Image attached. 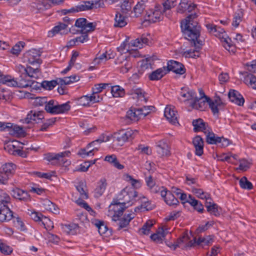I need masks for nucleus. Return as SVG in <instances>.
<instances>
[{"mask_svg": "<svg viewBox=\"0 0 256 256\" xmlns=\"http://www.w3.org/2000/svg\"><path fill=\"white\" fill-rule=\"evenodd\" d=\"M196 14H190L181 22V28L184 38L192 42L194 50H190L184 52L186 57L195 58L199 56L198 52L202 45V42L198 40L200 36V26L194 20L196 18Z\"/></svg>", "mask_w": 256, "mask_h": 256, "instance_id": "1", "label": "nucleus"}, {"mask_svg": "<svg viewBox=\"0 0 256 256\" xmlns=\"http://www.w3.org/2000/svg\"><path fill=\"white\" fill-rule=\"evenodd\" d=\"M70 108L69 102L59 104L58 102L54 100L47 101L45 105V110L46 112L52 114L64 113L69 110Z\"/></svg>", "mask_w": 256, "mask_h": 256, "instance_id": "2", "label": "nucleus"}, {"mask_svg": "<svg viewBox=\"0 0 256 256\" xmlns=\"http://www.w3.org/2000/svg\"><path fill=\"white\" fill-rule=\"evenodd\" d=\"M137 132V130L131 129L120 130L114 134L113 141L117 144L122 146L125 142L133 139Z\"/></svg>", "mask_w": 256, "mask_h": 256, "instance_id": "3", "label": "nucleus"}, {"mask_svg": "<svg viewBox=\"0 0 256 256\" xmlns=\"http://www.w3.org/2000/svg\"><path fill=\"white\" fill-rule=\"evenodd\" d=\"M206 27L210 33L220 40L221 42H223L224 46L226 50L228 49V47H230V39L228 38L223 28L210 24H207Z\"/></svg>", "mask_w": 256, "mask_h": 256, "instance_id": "4", "label": "nucleus"}, {"mask_svg": "<svg viewBox=\"0 0 256 256\" xmlns=\"http://www.w3.org/2000/svg\"><path fill=\"white\" fill-rule=\"evenodd\" d=\"M126 206L118 200H114L109 206L108 216L112 218L114 221H117L118 218L122 216Z\"/></svg>", "mask_w": 256, "mask_h": 256, "instance_id": "5", "label": "nucleus"}, {"mask_svg": "<svg viewBox=\"0 0 256 256\" xmlns=\"http://www.w3.org/2000/svg\"><path fill=\"white\" fill-rule=\"evenodd\" d=\"M138 192L134 188H127L123 189L118 196V200L125 206L126 204H128L133 200H137L136 198L138 197Z\"/></svg>", "mask_w": 256, "mask_h": 256, "instance_id": "6", "label": "nucleus"}, {"mask_svg": "<svg viewBox=\"0 0 256 256\" xmlns=\"http://www.w3.org/2000/svg\"><path fill=\"white\" fill-rule=\"evenodd\" d=\"M0 130H6L12 136H23L24 131L22 127L14 125L10 122H0Z\"/></svg>", "mask_w": 256, "mask_h": 256, "instance_id": "7", "label": "nucleus"}, {"mask_svg": "<svg viewBox=\"0 0 256 256\" xmlns=\"http://www.w3.org/2000/svg\"><path fill=\"white\" fill-rule=\"evenodd\" d=\"M16 166L12 163L4 164L0 170V184H5L14 172Z\"/></svg>", "mask_w": 256, "mask_h": 256, "instance_id": "8", "label": "nucleus"}, {"mask_svg": "<svg viewBox=\"0 0 256 256\" xmlns=\"http://www.w3.org/2000/svg\"><path fill=\"white\" fill-rule=\"evenodd\" d=\"M131 81L130 79V82L126 84L127 94L129 95L134 96V98H137L141 100L142 99L145 100L144 91L138 84L132 82Z\"/></svg>", "mask_w": 256, "mask_h": 256, "instance_id": "9", "label": "nucleus"}, {"mask_svg": "<svg viewBox=\"0 0 256 256\" xmlns=\"http://www.w3.org/2000/svg\"><path fill=\"white\" fill-rule=\"evenodd\" d=\"M116 64L119 65L120 72L122 74L128 72L132 67L130 57L122 56L118 59Z\"/></svg>", "mask_w": 256, "mask_h": 256, "instance_id": "10", "label": "nucleus"}, {"mask_svg": "<svg viewBox=\"0 0 256 256\" xmlns=\"http://www.w3.org/2000/svg\"><path fill=\"white\" fill-rule=\"evenodd\" d=\"M75 26L76 27L81 28L82 32H84L94 31L95 30L96 25L93 22H88L86 18H80L76 20Z\"/></svg>", "mask_w": 256, "mask_h": 256, "instance_id": "11", "label": "nucleus"}, {"mask_svg": "<svg viewBox=\"0 0 256 256\" xmlns=\"http://www.w3.org/2000/svg\"><path fill=\"white\" fill-rule=\"evenodd\" d=\"M203 96L198 98L196 96V98L193 100V102L190 104L192 107L194 109L200 110H204L206 107L207 104L210 98L206 96L204 92H202Z\"/></svg>", "mask_w": 256, "mask_h": 256, "instance_id": "12", "label": "nucleus"}, {"mask_svg": "<svg viewBox=\"0 0 256 256\" xmlns=\"http://www.w3.org/2000/svg\"><path fill=\"white\" fill-rule=\"evenodd\" d=\"M26 76L22 74L19 78L16 79L18 88H26L30 87L36 90L39 88V86H38V82L32 80H26Z\"/></svg>", "mask_w": 256, "mask_h": 256, "instance_id": "13", "label": "nucleus"}, {"mask_svg": "<svg viewBox=\"0 0 256 256\" xmlns=\"http://www.w3.org/2000/svg\"><path fill=\"white\" fill-rule=\"evenodd\" d=\"M146 107H144L141 108L134 110H130L126 112V118L132 120H138L141 118L142 116L145 117L149 114L148 112H142L144 110H146Z\"/></svg>", "mask_w": 256, "mask_h": 256, "instance_id": "14", "label": "nucleus"}, {"mask_svg": "<svg viewBox=\"0 0 256 256\" xmlns=\"http://www.w3.org/2000/svg\"><path fill=\"white\" fill-rule=\"evenodd\" d=\"M11 194L14 198L20 201L28 202L31 200L30 196L28 193L18 188H14L12 190Z\"/></svg>", "mask_w": 256, "mask_h": 256, "instance_id": "15", "label": "nucleus"}, {"mask_svg": "<svg viewBox=\"0 0 256 256\" xmlns=\"http://www.w3.org/2000/svg\"><path fill=\"white\" fill-rule=\"evenodd\" d=\"M44 118L41 112L30 111L27 115L26 118L23 120L26 124L39 123Z\"/></svg>", "mask_w": 256, "mask_h": 256, "instance_id": "16", "label": "nucleus"}, {"mask_svg": "<svg viewBox=\"0 0 256 256\" xmlns=\"http://www.w3.org/2000/svg\"><path fill=\"white\" fill-rule=\"evenodd\" d=\"M166 70H168V72L170 71H172L176 74H180L185 72V68L184 65L178 62L173 60L168 62Z\"/></svg>", "mask_w": 256, "mask_h": 256, "instance_id": "17", "label": "nucleus"}, {"mask_svg": "<svg viewBox=\"0 0 256 256\" xmlns=\"http://www.w3.org/2000/svg\"><path fill=\"white\" fill-rule=\"evenodd\" d=\"M50 6L48 2L44 0H36L30 4L32 10L36 13L48 9Z\"/></svg>", "mask_w": 256, "mask_h": 256, "instance_id": "18", "label": "nucleus"}, {"mask_svg": "<svg viewBox=\"0 0 256 256\" xmlns=\"http://www.w3.org/2000/svg\"><path fill=\"white\" fill-rule=\"evenodd\" d=\"M182 244H184V247L194 246V240H190L187 235H184L178 238L176 242L169 246L174 250L177 247L180 246Z\"/></svg>", "mask_w": 256, "mask_h": 256, "instance_id": "19", "label": "nucleus"}, {"mask_svg": "<svg viewBox=\"0 0 256 256\" xmlns=\"http://www.w3.org/2000/svg\"><path fill=\"white\" fill-rule=\"evenodd\" d=\"M70 152V151H65L58 154H48L46 156L45 158L49 162L58 161L60 164H64L66 161H64V158L68 156Z\"/></svg>", "mask_w": 256, "mask_h": 256, "instance_id": "20", "label": "nucleus"}, {"mask_svg": "<svg viewBox=\"0 0 256 256\" xmlns=\"http://www.w3.org/2000/svg\"><path fill=\"white\" fill-rule=\"evenodd\" d=\"M40 52L36 50H32L26 53L24 58H27L28 62L31 64H40L42 61L40 59Z\"/></svg>", "mask_w": 256, "mask_h": 256, "instance_id": "21", "label": "nucleus"}, {"mask_svg": "<svg viewBox=\"0 0 256 256\" xmlns=\"http://www.w3.org/2000/svg\"><path fill=\"white\" fill-rule=\"evenodd\" d=\"M156 147L157 152L160 156H168L170 155L169 146L164 140H162L158 142Z\"/></svg>", "mask_w": 256, "mask_h": 256, "instance_id": "22", "label": "nucleus"}, {"mask_svg": "<svg viewBox=\"0 0 256 256\" xmlns=\"http://www.w3.org/2000/svg\"><path fill=\"white\" fill-rule=\"evenodd\" d=\"M137 200L140 202V205L135 208L134 211L136 212L140 210H152L154 207V205L152 204L151 202L145 196H138V198Z\"/></svg>", "mask_w": 256, "mask_h": 256, "instance_id": "23", "label": "nucleus"}, {"mask_svg": "<svg viewBox=\"0 0 256 256\" xmlns=\"http://www.w3.org/2000/svg\"><path fill=\"white\" fill-rule=\"evenodd\" d=\"M228 96L232 102L240 106L244 104V100L238 92L234 90H230Z\"/></svg>", "mask_w": 256, "mask_h": 256, "instance_id": "24", "label": "nucleus"}, {"mask_svg": "<svg viewBox=\"0 0 256 256\" xmlns=\"http://www.w3.org/2000/svg\"><path fill=\"white\" fill-rule=\"evenodd\" d=\"M196 7V5L191 1L182 0L180 3L178 8V12L180 13H183L186 12H191L194 10Z\"/></svg>", "mask_w": 256, "mask_h": 256, "instance_id": "25", "label": "nucleus"}, {"mask_svg": "<svg viewBox=\"0 0 256 256\" xmlns=\"http://www.w3.org/2000/svg\"><path fill=\"white\" fill-rule=\"evenodd\" d=\"M208 104L214 114H218L219 110L224 106V103L219 97H216L214 100H212L210 98Z\"/></svg>", "mask_w": 256, "mask_h": 256, "instance_id": "26", "label": "nucleus"}, {"mask_svg": "<svg viewBox=\"0 0 256 256\" xmlns=\"http://www.w3.org/2000/svg\"><path fill=\"white\" fill-rule=\"evenodd\" d=\"M164 116L171 123L176 124L178 123L177 112L174 110V108L166 106L164 110Z\"/></svg>", "mask_w": 256, "mask_h": 256, "instance_id": "27", "label": "nucleus"}, {"mask_svg": "<svg viewBox=\"0 0 256 256\" xmlns=\"http://www.w3.org/2000/svg\"><path fill=\"white\" fill-rule=\"evenodd\" d=\"M193 144L195 148L196 154L200 156L203 154L204 141L200 136H196L193 139Z\"/></svg>", "mask_w": 256, "mask_h": 256, "instance_id": "28", "label": "nucleus"}, {"mask_svg": "<svg viewBox=\"0 0 256 256\" xmlns=\"http://www.w3.org/2000/svg\"><path fill=\"white\" fill-rule=\"evenodd\" d=\"M168 70H166V66L158 68L150 74L149 78L151 80H159L168 73Z\"/></svg>", "mask_w": 256, "mask_h": 256, "instance_id": "29", "label": "nucleus"}, {"mask_svg": "<svg viewBox=\"0 0 256 256\" xmlns=\"http://www.w3.org/2000/svg\"><path fill=\"white\" fill-rule=\"evenodd\" d=\"M22 144V143H20L18 141H12L5 144L4 149L10 154L16 155V152H18L20 145Z\"/></svg>", "mask_w": 256, "mask_h": 256, "instance_id": "30", "label": "nucleus"}, {"mask_svg": "<svg viewBox=\"0 0 256 256\" xmlns=\"http://www.w3.org/2000/svg\"><path fill=\"white\" fill-rule=\"evenodd\" d=\"M68 25L64 23H60L58 25L55 26L51 30L48 32V37H52L54 35L57 34H62L66 33L67 31Z\"/></svg>", "mask_w": 256, "mask_h": 256, "instance_id": "31", "label": "nucleus"}, {"mask_svg": "<svg viewBox=\"0 0 256 256\" xmlns=\"http://www.w3.org/2000/svg\"><path fill=\"white\" fill-rule=\"evenodd\" d=\"M107 183L105 178H102L98 182L97 186L94 190V196L99 198L104 192Z\"/></svg>", "mask_w": 256, "mask_h": 256, "instance_id": "32", "label": "nucleus"}, {"mask_svg": "<svg viewBox=\"0 0 256 256\" xmlns=\"http://www.w3.org/2000/svg\"><path fill=\"white\" fill-rule=\"evenodd\" d=\"M12 217V212L8 207L0 208V222L10 220Z\"/></svg>", "mask_w": 256, "mask_h": 256, "instance_id": "33", "label": "nucleus"}, {"mask_svg": "<svg viewBox=\"0 0 256 256\" xmlns=\"http://www.w3.org/2000/svg\"><path fill=\"white\" fill-rule=\"evenodd\" d=\"M192 125L194 126L195 132L202 131L204 133L206 131L210 128L200 118L194 120Z\"/></svg>", "mask_w": 256, "mask_h": 256, "instance_id": "34", "label": "nucleus"}, {"mask_svg": "<svg viewBox=\"0 0 256 256\" xmlns=\"http://www.w3.org/2000/svg\"><path fill=\"white\" fill-rule=\"evenodd\" d=\"M206 136V141L209 144H217L218 142H220V137L216 136L215 134L212 131L210 128L208 130L204 133Z\"/></svg>", "mask_w": 256, "mask_h": 256, "instance_id": "35", "label": "nucleus"}, {"mask_svg": "<svg viewBox=\"0 0 256 256\" xmlns=\"http://www.w3.org/2000/svg\"><path fill=\"white\" fill-rule=\"evenodd\" d=\"M146 5L144 1L138 2L134 8L133 10L131 11V16L138 17L145 9Z\"/></svg>", "mask_w": 256, "mask_h": 256, "instance_id": "36", "label": "nucleus"}, {"mask_svg": "<svg viewBox=\"0 0 256 256\" xmlns=\"http://www.w3.org/2000/svg\"><path fill=\"white\" fill-rule=\"evenodd\" d=\"M126 16H128L122 14L120 12H118L116 14L114 26L119 28H122L125 26L127 24V22L126 20Z\"/></svg>", "mask_w": 256, "mask_h": 256, "instance_id": "37", "label": "nucleus"}, {"mask_svg": "<svg viewBox=\"0 0 256 256\" xmlns=\"http://www.w3.org/2000/svg\"><path fill=\"white\" fill-rule=\"evenodd\" d=\"M147 14L148 18H146V20L152 22L160 21L162 17L161 12L158 10H150L147 12Z\"/></svg>", "mask_w": 256, "mask_h": 256, "instance_id": "38", "label": "nucleus"}, {"mask_svg": "<svg viewBox=\"0 0 256 256\" xmlns=\"http://www.w3.org/2000/svg\"><path fill=\"white\" fill-rule=\"evenodd\" d=\"M168 233V231L167 230H164V228H159L156 233L151 235L150 238L154 242H160Z\"/></svg>", "mask_w": 256, "mask_h": 256, "instance_id": "39", "label": "nucleus"}, {"mask_svg": "<svg viewBox=\"0 0 256 256\" xmlns=\"http://www.w3.org/2000/svg\"><path fill=\"white\" fill-rule=\"evenodd\" d=\"M194 246L198 245L204 247L205 246H208L212 244V238L211 236H208L206 237H200L198 239L194 238Z\"/></svg>", "mask_w": 256, "mask_h": 256, "instance_id": "40", "label": "nucleus"}, {"mask_svg": "<svg viewBox=\"0 0 256 256\" xmlns=\"http://www.w3.org/2000/svg\"><path fill=\"white\" fill-rule=\"evenodd\" d=\"M148 38L144 36L138 38L134 40H132L129 44V46H132L137 48H142L144 44H146L148 42Z\"/></svg>", "mask_w": 256, "mask_h": 256, "instance_id": "41", "label": "nucleus"}, {"mask_svg": "<svg viewBox=\"0 0 256 256\" xmlns=\"http://www.w3.org/2000/svg\"><path fill=\"white\" fill-rule=\"evenodd\" d=\"M134 214H128L127 215H124V217L122 219L118 220H119L118 224V230L122 229L126 227L128 224L134 218Z\"/></svg>", "mask_w": 256, "mask_h": 256, "instance_id": "42", "label": "nucleus"}, {"mask_svg": "<svg viewBox=\"0 0 256 256\" xmlns=\"http://www.w3.org/2000/svg\"><path fill=\"white\" fill-rule=\"evenodd\" d=\"M104 160L108 162L118 170H122L124 168V166L122 164H120L116 156L114 154L106 156L105 157Z\"/></svg>", "mask_w": 256, "mask_h": 256, "instance_id": "43", "label": "nucleus"}, {"mask_svg": "<svg viewBox=\"0 0 256 256\" xmlns=\"http://www.w3.org/2000/svg\"><path fill=\"white\" fill-rule=\"evenodd\" d=\"M198 212H202L204 210L203 205L198 200L194 199L191 195H189L188 200H186Z\"/></svg>", "mask_w": 256, "mask_h": 256, "instance_id": "44", "label": "nucleus"}, {"mask_svg": "<svg viewBox=\"0 0 256 256\" xmlns=\"http://www.w3.org/2000/svg\"><path fill=\"white\" fill-rule=\"evenodd\" d=\"M155 56H148L142 60L141 68L142 70L152 68V66L154 64Z\"/></svg>", "mask_w": 256, "mask_h": 256, "instance_id": "45", "label": "nucleus"}, {"mask_svg": "<svg viewBox=\"0 0 256 256\" xmlns=\"http://www.w3.org/2000/svg\"><path fill=\"white\" fill-rule=\"evenodd\" d=\"M1 82L4 84L12 87H18L17 80L10 76H4L1 79Z\"/></svg>", "mask_w": 256, "mask_h": 256, "instance_id": "46", "label": "nucleus"}, {"mask_svg": "<svg viewBox=\"0 0 256 256\" xmlns=\"http://www.w3.org/2000/svg\"><path fill=\"white\" fill-rule=\"evenodd\" d=\"M30 216L32 219L34 220L36 222L41 221L44 225H45V224L51 222L49 218L43 216L40 213L32 212Z\"/></svg>", "mask_w": 256, "mask_h": 256, "instance_id": "47", "label": "nucleus"}, {"mask_svg": "<svg viewBox=\"0 0 256 256\" xmlns=\"http://www.w3.org/2000/svg\"><path fill=\"white\" fill-rule=\"evenodd\" d=\"M58 84V80L51 81H43L41 84L38 83V86H41L46 90H51Z\"/></svg>", "mask_w": 256, "mask_h": 256, "instance_id": "48", "label": "nucleus"}, {"mask_svg": "<svg viewBox=\"0 0 256 256\" xmlns=\"http://www.w3.org/2000/svg\"><path fill=\"white\" fill-rule=\"evenodd\" d=\"M111 92L112 96L115 98L122 97L125 94L124 89L119 86H112L111 88Z\"/></svg>", "mask_w": 256, "mask_h": 256, "instance_id": "49", "label": "nucleus"}, {"mask_svg": "<svg viewBox=\"0 0 256 256\" xmlns=\"http://www.w3.org/2000/svg\"><path fill=\"white\" fill-rule=\"evenodd\" d=\"M132 9V3L128 0H124L120 6V12L126 16L130 15Z\"/></svg>", "mask_w": 256, "mask_h": 256, "instance_id": "50", "label": "nucleus"}, {"mask_svg": "<svg viewBox=\"0 0 256 256\" xmlns=\"http://www.w3.org/2000/svg\"><path fill=\"white\" fill-rule=\"evenodd\" d=\"M92 2L84 1L76 6V12L92 10Z\"/></svg>", "mask_w": 256, "mask_h": 256, "instance_id": "51", "label": "nucleus"}, {"mask_svg": "<svg viewBox=\"0 0 256 256\" xmlns=\"http://www.w3.org/2000/svg\"><path fill=\"white\" fill-rule=\"evenodd\" d=\"M154 222L152 221L148 220L142 226L140 230V233L142 234L148 235L150 232V230L153 226Z\"/></svg>", "mask_w": 256, "mask_h": 256, "instance_id": "52", "label": "nucleus"}, {"mask_svg": "<svg viewBox=\"0 0 256 256\" xmlns=\"http://www.w3.org/2000/svg\"><path fill=\"white\" fill-rule=\"evenodd\" d=\"M93 223L98 228V232L100 235L104 234L107 232L108 228L103 222L95 220Z\"/></svg>", "mask_w": 256, "mask_h": 256, "instance_id": "53", "label": "nucleus"}, {"mask_svg": "<svg viewBox=\"0 0 256 256\" xmlns=\"http://www.w3.org/2000/svg\"><path fill=\"white\" fill-rule=\"evenodd\" d=\"M76 188L78 191L80 192V197L82 198H88V195L86 192V186L83 182H80L76 186Z\"/></svg>", "mask_w": 256, "mask_h": 256, "instance_id": "54", "label": "nucleus"}, {"mask_svg": "<svg viewBox=\"0 0 256 256\" xmlns=\"http://www.w3.org/2000/svg\"><path fill=\"white\" fill-rule=\"evenodd\" d=\"M182 92H180V95L183 98H186V100H194L196 98V94L195 92L192 90H186L184 88L182 89Z\"/></svg>", "mask_w": 256, "mask_h": 256, "instance_id": "55", "label": "nucleus"}, {"mask_svg": "<svg viewBox=\"0 0 256 256\" xmlns=\"http://www.w3.org/2000/svg\"><path fill=\"white\" fill-rule=\"evenodd\" d=\"M88 32H82V34L80 36L76 38L70 42V44H75L76 42H80L84 43L87 42L88 40V35L87 34Z\"/></svg>", "mask_w": 256, "mask_h": 256, "instance_id": "56", "label": "nucleus"}, {"mask_svg": "<svg viewBox=\"0 0 256 256\" xmlns=\"http://www.w3.org/2000/svg\"><path fill=\"white\" fill-rule=\"evenodd\" d=\"M164 201L169 206L177 205L178 203V199L170 192H168V194L166 198Z\"/></svg>", "mask_w": 256, "mask_h": 256, "instance_id": "57", "label": "nucleus"}, {"mask_svg": "<svg viewBox=\"0 0 256 256\" xmlns=\"http://www.w3.org/2000/svg\"><path fill=\"white\" fill-rule=\"evenodd\" d=\"M192 191L193 192V194H195L196 196H197L198 198L204 199V198H208V194L204 192L203 190L200 188H198L194 187H192Z\"/></svg>", "mask_w": 256, "mask_h": 256, "instance_id": "58", "label": "nucleus"}, {"mask_svg": "<svg viewBox=\"0 0 256 256\" xmlns=\"http://www.w3.org/2000/svg\"><path fill=\"white\" fill-rule=\"evenodd\" d=\"M39 72L40 70L38 68H34L30 66H28L26 75H28V76L30 78H36L38 77Z\"/></svg>", "mask_w": 256, "mask_h": 256, "instance_id": "59", "label": "nucleus"}, {"mask_svg": "<svg viewBox=\"0 0 256 256\" xmlns=\"http://www.w3.org/2000/svg\"><path fill=\"white\" fill-rule=\"evenodd\" d=\"M136 150L139 151V153L141 154L150 155L152 153V150L148 146H145L143 144H139L136 148Z\"/></svg>", "mask_w": 256, "mask_h": 256, "instance_id": "60", "label": "nucleus"}, {"mask_svg": "<svg viewBox=\"0 0 256 256\" xmlns=\"http://www.w3.org/2000/svg\"><path fill=\"white\" fill-rule=\"evenodd\" d=\"M208 212L215 216H218L220 214V212L218 210V206L216 204H213L212 205L206 206Z\"/></svg>", "mask_w": 256, "mask_h": 256, "instance_id": "61", "label": "nucleus"}, {"mask_svg": "<svg viewBox=\"0 0 256 256\" xmlns=\"http://www.w3.org/2000/svg\"><path fill=\"white\" fill-rule=\"evenodd\" d=\"M91 102L90 96L86 95L82 96L78 100V104L80 106H90Z\"/></svg>", "mask_w": 256, "mask_h": 256, "instance_id": "62", "label": "nucleus"}, {"mask_svg": "<svg viewBox=\"0 0 256 256\" xmlns=\"http://www.w3.org/2000/svg\"><path fill=\"white\" fill-rule=\"evenodd\" d=\"M240 185L244 189L251 190L252 188V184L246 178L242 177L240 180Z\"/></svg>", "mask_w": 256, "mask_h": 256, "instance_id": "63", "label": "nucleus"}, {"mask_svg": "<svg viewBox=\"0 0 256 256\" xmlns=\"http://www.w3.org/2000/svg\"><path fill=\"white\" fill-rule=\"evenodd\" d=\"M24 42H20L16 45H14L12 49L11 52L14 54H18L21 52L22 49L24 48Z\"/></svg>", "mask_w": 256, "mask_h": 256, "instance_id": "64", "label": "nucleus"}]
</instances>
